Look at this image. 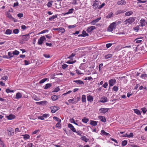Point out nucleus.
<instances>
[{
    "label": "nucleus",
    "instance_id": "obj_7",
    "mask_svg": "<svg viewBox=\"0 0 147 147\" xmlns=\"http://www.w3.org/2000/svg\"><path fill=\"white\" fill-rule=\"evenodd\" d=\"M109 109L108 108H102L99 109L100 113L105 114L108 111Z\"/></svg>",
    "mask_w": 147,
    "mask_h": 147
},
{
    "label": "nucleus",
    "instance_id": "obj_36",
    "mask_svg": "<svg viewBox=\"0 0 147 147\" xmlns=\"http://www.w3.org/2000/svg\"><path fill=\"white\" fill-rule=\"evenodd\" d=\"M113 13L112 12H111L110 13H109V14L106 16V18H111L113 16Z\"/></svg>",
    "mask_w": 147,
    "mask_h": 147
},
{
    "label": "nucleus",
    "instance_id": "obj_40",
    "mask_svg": "<svg viewBox=\"0 0 147 147\" xmlns=\"http://www.w3.org/2000/svg\"><path fill=\"white\" fill-rule=\"evenodd\" d=\"M47 79V78H44L40 80L39 83L40 84H42L46 81Z\"/></svg>",
    "mask_w": 147,
    "mask_h": 147
},
{
    "label": "nucleus",
    "instance_id": "obj_55",
    "mask_svg": "<svg viewBox=\"0 0 147 147\" xmlns=\"http://www.w3.org/2000/svg\"><path fill=\"white\" fill-rule=\"evenodd\" d=\"M35 100H39V98L37 97L36 96L34 95L32 97Z\"/></svg>",
    "mask_w": 147,
    "mask_h": 147
},
{
    "label": "nucleus",
    "instance_id": "obj_35",
    "mask_svg": "<svg viewBox=\"0 0 147 147\" xmlns=\"http://www.w3.org/2000/svg\"><path fill=\"white\" fill-rule=\"evenodd\" d=\"M24 139L25 140H26L30 138V136L28 134H25L23 135Z\"/></svg>",
    "mask_w": 147,
    "mask_h": 147
},
{
    "label": "nucleus",
    "instance_id": "obj_62",
    "mask_svg": "<svg viewBox=\"0 0 147 147\" xmlns=\"http://www.w3.org/2000/svg\"><path fill=\"white\" fill-rule=\"evenodd\" d=\"M76 73L78 74L81 75L83 74L82 73H81V71L78 69H77L76 71Z\"/></svg>",
    "mask_w": 147,
    "mask_h": 147
},
{
    "label": "nucleus",
    "instance_id": "obj_54",
    "mask_svg": "<svg viewBox=\"0 0 147 147\" xmlns=\"http://www.w3.org/2000/svg\"><path fill=\"white\" fill-rule=\"evenodd\" d=\"M76 55V54L75 53H72L70 56L68 57V58L70 59H71L73 57Z\"/></svg>",
    "mask_w": 147,
    "mask_h": 147
},
{
    "label": "nucleus",
    "instance_id": "obj_14",
    "mask_svg": "<svg viewBox=\"0 0 147 147\" xmlns=\"http://www.w3.org/2000/svg\"><path fill=\"white\" fill-rule=\"evenodd\" d=\"M73 82L76 83H77V84L78 85L84 84V82L82 81L79 80H74L73 81Z\"/></svg>",
    "mask_w": 147,
    "mask_h": 147
},
{
    "label": "nucleus",
    "instance_id": "obj_45",
    "mask_svg": "<svg viewBox=\"0 0 147 147\" xmlns=\"http://www.w3.org/2000/svg\"><path fill=\"white\" fill-rule=\"evenodd\" d=\"M60 90V89L58 87H57L55 88L53 90V91L52 92H57Z\"/></svg>",
    "mask_w": 147,
    "mask_h": 147
},
{
    "label": "nucleus",
    "instance_id": "obj_2",
    "mask_svg": "<svg viewBox=\"0 0 147 147\" xmlns=\"http://www.w3.org/2000/svg\"><path fill=\"white\" fill-rule=\"evenodd\" d=\"M117 23L114 22L111 24L108 28L107 30L108 31L111 32L113 31V29H115L117 26Z\"/></svg>",
    "mask_w": 147,
    "mask_h": 147
},
{
    "label": "nucleus",
    "instance_id": "obj_19",
    "mask_svg": "<svg viewBox=\"0 0 147 147\" xmlns=\"http://www.w3.org/2000/svg\"><path fill=\"white\" fill-rule=\"evenodd\" d=\"M90 124L93 126H95L97 125V121L93 120H90Z\"/></svg>",
    "mask_w": 147,
    "mask_h": 147
},
{
    "label": "nucleus",
    "instance_id": "obj_18",
    "mask_svg": "<svg viewBox=\"0 0 147 147\" xmlns=\"http://www.w3.org/2000/svg\"><path fill=\"white\" fill-rule=\"evenodd\" d=\"M87 99L88 101L92 102L93 100V98L92 96L91 95H89L87 96Z\"/></svg>",
    "mask_w": 147,
    "mask_h": 147
},
{
    "label": "nucleus",
    "instance_id": "obj_50",
    "mask_svg": "<svg viewBox=\"0 0 147 147\" xmlns=\"http://www.w3.org/2000/svg\"><path fill=\"white\" fill-rule=\"evenodd\" d=\"M19 32L18 29H15L13 30V32L15 34H17Z\"/></svg>",
    "mask_w": 147,
    "mask_h": 147
},
{
    "label": "nucleus",
    "instance_id": "obj_26",
    "mask_svg": "<svg viewBox=\"0 0 147 147\" xmlns=\"http://www.w3.org/2000/svg\"><path fill=\"white\" fill-rule=\"evenodd\" d=\"M125 12V11L123 10H118L117 11H116L115 12V14L116 15H118L119 14H120V13H123Z\"/></svg>",
    "mask_w": 147,
    "mask_h": 147
},
{
    "label": "nucleus",
    "instance_id": "obj_16",
    "mask_svg": "<svg viewBox=\"0 0 147 147\" xmlns=\"http://www.w3.org/2000/svg\"><path fill=\"white\" fill-rule=\"evenodd\" d=\"M22 97V95L20 92L17 93L16 95L15 98L16 99H18L21 98Z\"/></svg>",
    "mask_w": 147,
    "mask_h": 147
},
{
    "label": "nucleus",
    "instance_id": "obj_42",
    "mask_svg": "<svg viewBox=\"0 0 147 147\" xmlns=\"http://www.w3.org/2000/svg\"><path fill=\"white\" fill-rule=\"evenodd\" d=\"M141 110L142 111L143 114H144L147 111V109L145 107H144L141 109Z\"/></svg>",
    "mask_w": 147,
    "mask_h": 147
},
{
    "label": "nucleus",
    "instance_id": "obj_60",
    "mask_svg": "<svg viewBox=\"0 0 147 147\" xmlns=\"http://www.w3.org/2000/svg\"><path fill=\"white\" fill-rule=\"evenodd\" d=\"M32 144L31 143H29L25 146V147H32Z\"/></svg>",
    "mask_w": 147,
    "mask_h": 147
},
{
    "label": "nucleus",
    "instance_id": "obj_48",
    "mask_svg": "<svg viewBox=\"0 0 147 147\" xmlns=\"http://www.w3.org/2000/svg\"><path fill=\"white\" fill-rule=\"evenodd\" d=\"M6 92L7 93H9L10 92H14V91L13 90H11L9 89H7L6 90Z\"/></svg>",
    "mask_w": 147,
    "mask_h": 147
},
{
    "label": "nucleus",
    "instance_id": "obj_23",
    "mask_svg": "<svg viewBox=\"0 0 147 147\" xmlns=\"http://www.w3.org/2000/svg\"><path fill=\"white\" fill-rule=\"evenodd\" d=\"M126 3L124 0H122L118 2L117 4L118 5H123Z\"/></svg>",
    "mask_w": 147,
    "mask_h": 147
},
{
    "label": "nucleus",
    "instance_id": "obj_4",
    "mask_svg": "<svg viewBox=\"0 0 147 147\" xmlns=\"http://www.w3.org/2000/svg\"><path fill=\"white\" fill-rule=\"evenodd\" d=\"M46 40V38L45 36H41L38 40V44L39 45H42V44L43 42Z\"/></svg>",
    "mask_w": 147,
    "mask_h": 147
},
{
    "label": "nucleus",
    "instance_id": "obj_33",
    "mask_svg": "<svg viewBox=\"0 0 147 147\" xmlns=\"http://www.w3.org/2000/svg\"><path fill=\"white\" fill-rule=\"evenodd\" d=\"M82 121L83 123H86L89 121V119L86 117H84L82 119Z\"/></svg>",
    "mask_w": 147,
    "mask_h": 147
},
{
    "label": "nucleus",
    "instance_id": "obj_37",
    "mask_svg": "<svg viewBox=\"0 0 147 147\" xmlns=\"http://www.w3.org/2000/svg\"><path fill=\"white\" fill-rule=\"evenodd\" d=\"M127 140H125L122 142V145L123 146H125L127 145Z\"/></svg>",
    "mask_w": 147,
    "mask_h": 147
},
{
    "label": "nucleus",
    "instance_id": "obj_41",
    "mask_svg": "<svg viewBox=\"0 0 147 147\" xmlns=\"http://www.w3.org/2000/svg\"><path fill=\"white\" fill-rule=\"evenodd\" d=\"M134 41H136L137 43H138L141 42L142 41V40H140V38H138L135 39Z\"/></svg>",
    "mask_w": 147,
    "mask_h": 147
},
{
    "label": "nucleus",
    "instance_id": "obj_46",
    "mask_svg": "<svg viewBox=\"0 0 147 147\" xmlns=\"http://www.w3.org/2000/svg\"><path fill=\"white\" fill-rule=\"evenodd\" d=\"M112 55L111 54H108L105 56V57L106 59H109L112 57Z\"/></svg>",
    "mask_w": 147,
    "mask_h": 147
},
{
    "label": "nucleus",
    "instance_id": "obj_38",
    "mask_svg": "<svg viewBox=\"0 0 147 147\" xmlns=\"http://www.w3.org/2000/svg\"><path fill=\"white\" fill-rule=\"evenodd\" d=\"M134 136L133 134L132 133H130L129 134H128L127 136H124L125 137H127L128 138H132Z\"/></svg>",
    "mask_w": 147,
    "mask_h": 147
},
{
    "label": "nucleus",
    "instance_id": "obj_8",
    "mask_svg": "<svg viewBox=\"0 0 147 147\" xmlns=\"http://www.w3.org/2000/svg\"><path fill=\"white\" fill-rule=\"evenodd\" d=\"M101 19V17H100L96 19L92 20L90 24L92 25H95Z\"/></svg>",
    "mask_w": 147,
    "mask_h": 147
},
{
    "label": "nucleus",
    "instance_id": "obj_61",
    "mask_svg": "<svg viewBox=\"0 0 147 147\" xmlns=\"http://www.w3.org/2000/svg\"><path fill=\"white\" fill-rule=\"evenodd\" d=\"M113 45L112 43H107L106 45V47L107 48L110 47Z\"/></svg>",
    "mask_w": 147,
    "mask_h": 147
},
{
    "label": "nucleus",
    "instance_id": "obj_24",
    "mask_svg": "<svg viewBox=\"0 0 147 147\" xmlns=\"http://www.w3.org/2000/svg\"><path fill=\"white\" fill-rule=\"evenodd\" d=\"M133 13V12L131 11H129L125 13V16H129Z\"/></svg>",
    "mask_w": 147,
    "mask_h": 147
},
{
    "label": "nucleus",
    "instance_id": "obj_63",
    "mask_svg": "<svg viewBox=\"0 0 147 147\" xmlns=\"http://www.w3.org/2000/svg\"><path fill=\"white\" fill-rule=\"evenodd\" d=\"M98 4H99L98 3H94L93 5H92V6L94 7H95V8H96L98 7Z\"/></svg>",
    "mask_w": 147,
    "mask_h": 147
},
{
    "label": "nucleus",
    "instance_id": "obj_39",
    "mask_svg": "<svg viewBox=\"0 0 147 147\" xmlns=\"http://www.w3.org/2000/svg\"><path fill=\"white\" fill-rule=\"evenodd\" d=\"M65 30L63 28H59V31L61 32L62 33H64L65 32Z\"/></svg>",
    "mask_w": 147,
    "mask_h": 147
},
{
    "label": "nucleus",
    "instance_id": "obj_25",
    "mask_svg": "<svg viewBox=\"0 0 147 147\" xmlns=\"http://www.w3.org/2000/svg\"><path fill=\"white\" fill-rule=\"evenodd\" d=\"M57 15H55L53 16H52L50 17L49 18V21H52L55 18H57Z\"/></svg>",
    "mask_w": 147,
    "mask_h": 147
},
{
    "label": "nucleus",
    "instance_id": "obj_28",
    "mask_svg": "<svg viewBox=\"0 0 147 147\" xmlns=\"http://www.w3.org/2000/svg\"><path fill=\"white\" fill-rule=\"evenodd\" d=\"M52 86V84H46L44 88L45 89H47L49 88Z\"/></svg>",
    "mask_w": 147,
    "mask_h": 147
},
{
    "label": "nucleus",
    "instance_id": "obj_27",
    "mask_svg": "<svg viewBox=\"0 0 147 147\" xmlns=\"http://www.w3.org/2000/svg\"><path fill=\"white\" fill-rule=\"evenodd\" d=\"M12 33V30L9 29H7L5 32V34H6L9 35L10 34Z\"/></svg>",
    "mask_w": 147,
    "mask_h": 147
},
{
    "label": "nucleus",
    "instance_id": "obj_59",
    "mask_svg": "<svg viewBox=\"0 0 147 147\" xmlns=\"http://www.w3.org/2000/svg\"><path fill=\"white\" fill-rule=\"evenodd\" d=\"M13 53L10 52L8 53V55L9 57V59L11 58V57H13V55H12Z\"/></svg>",
    "mask_w": 147,
    "mask_h": 147
},
{
    "label": "nucleus",
    "instance_id": "obj_56",
    "mask_svg": "<svg viewBox=\"0 0 147 147\" xmlns=\"http://www.w3.org/2000/svg\"><path fill=\"white\" fill-rule=\"evenodd\" d=\"M76 62V60H75L74 61H67V63L69 64H72Z\"/></svg>",
    "mask_w": 147,
    "mask_h": 147
},
{
    "label": "nucleus",
    "instance_id": "obj_53",
    "mask_svg": "<svg viewBox=\"0 0 147 147\" xmlns=\"http://www.w3.org/2000/svg\"><path fill=\"white\" fill-rule=\"evenodd\" d=\"M70 122H71V123H74V124H76V125H78V124L76 123L75 122L74 119L73 118H72V119H70Z\"/></svg>",
    "mask_w": 147,
    "mask_h": 147
},
{
    "label": "nucleus",
    "instance_id": "obj_32",
    "mask_svg": "<svg viewBox=\"0 0 147 147\" xmlns=\"http://www.w3.org/2000/svg\"><path fill=\"white\" fill-rule=\"evenodd\" d=\"M80 139L82 140L85 141V142H87L88 140V139L86 138V137L85 136H83L81 137L80 138Z\"/></svg>",
    "mask_w": 147,
    "mask_h": 147
},
{
    "label": "nucleus",
    "instance_id": "obj_64",
    "mask_svg": "<svg viewBox=\"0 0 147 147\" xmlns=\"http://www.w3.org/2000/svg\"><path fill=\"white\" fill-rule=\"evenodd\" d=\"M7 17L10 19L13 18V17L11 15L10 13H7Z\"/></svg>",
    "mask_w": 147,
    "mask_h": 147
},
{
    "label": "nucleus",
    "instance_id": "obj_10",
    "mask_svg": "<svg viewBox=\"0 0 147 147\" xmlns=\"http://www.w3.org/2000/svg\"><path fill=\"white\" fill-rule=\"evenodd\" d=\"M68 127L70 128V129L73 132H76V130L74 128V126L71 124L69 123L68 125Z\"/></svg>",
    "mask_w": 147,
    "mask_h": 147
},
{
    "label": "nucleus",
    "instance_id": "obj_29",
    "mask_svg": "<svg viewBox=\"0 0 147 147\" xmlns=\"http://www.w3.org/2000/svg\"><path fill=\"white\" fill-rule=\"evenodd\" d=\"M82 102H86V96L85 95H83L82 96Z\"/></svg>",
    "mask_w": 147,
    "mask_h": 147
},
{
    "label": "nucleus",
    "instance_id": "obj_52",
    "mask_svg": "<svg viewBox=\"0 0 147 147\" xmlns=\"http://www.w3.org/2000/svg\"><path fill=\"white\" fill-rule=\"evenodd\" d=\"M19 53V52L18 51L15 50L13 51V55H18Z\"/></svg>",
    "mask_w": 147,
    "mask_h": 147
},
{
    "label": "nucleus",
    "instance_id": "obj_20",
    "mask_svg": "<svg viewBox=\"0 0 147 147\" xmlns=\"http://www.w3.org/2000/svg\"><path fill=\"white\" fill-rule=\"evenodd\" d=\"M101 134L106 136H109V135H110L109 133L106 132L104 130H101Z\"/></svg>",
    "mask_w": 147,
    "mask_h": 147
},
{
    "label": "nucleus",
    "instance_id": "obj_47",
    "mask_svg": "<svg viewBox=\"0 0 147 147\" xmlns=\"http://www.w3.org/2000/svg\"><path fill=\"white\" fill-rule=\"evenodd\" d=\"M8 77L7 76H4L1 77V80H7Z\"/></svg>",
    "mask_w": 147,
    "mask_h": 147
},
{
    "label": "nucleus",
    "instance_id": "obj_43",
    "mask_svg": "<svg viewBox=\"0 0 147 147\" xmlns=\"http://www.w3.org/2000/svg\"><path fill=\"white\" fill-rule=\"evenodd\" d=\"M53 119L54 120H55L58 122H61V120L60 119H59V118H58L57 117H53Z\"/></svg>",
    "mask_w": 147,
    "mask_h": 147
},
{
    "label": "nucleus",
    "instance_id": "obj_6",
    "mask_svg": "<svg viewBox=\"0 0 147 147\" xmlns=\"http://www.w3.org/2000/svg\"><path fill=\"white\" fill-rule=\"evenodd\" d=\"M116 80L115 79H112L109 81V87H111L113 86L116 83Z\"/></svg>",
    "mask_w": 147,
    "mask_h": 147
},
{
    "label": "nucleus",
    "instance_id": "obj_17",
    "mask_svg": "<svg viewBox=\"0 0 147 147\" xmlns=\"http://www.w3.org/2000/svg\"><path fill=\"white\" fill-rule=\"evenodd\" d=\"M47 103V102L46 101H43L39 102H36V103L38 105H42L44 104H45Z\"/></svg>",
    "mask_w": 147,
    "mask_h": 147
},
{
    "label": "nucleus",
    "instance_id": "obj_3",
    "mask_svg": "<svg viewBox=\"0 0 147 147\" xmlns=\"http://www.w3.org/2000/svg\"><path fill=\"white\" fill-rule=\"evenodd\" d=\"M50 109L51 110V113H53L56 112L60 108L59 107L55 106H53L50 107Z\"/></svg>",
    "mask_w": 147,
    "mask_h": 147
},
{
    "label": "nucleus",
    "instance_id": "obj_30",
    "mask_svg": "<svg viewBox=\"0 0 147 147\" xmlns=\"http://www.w3.org/2000/svg\"><path fill=\"white\" fill-rule=\"evenodd\" d=\"M51 98L53 100L55 101L58 99V97L57 96L54 95L52 96L51 97Z\"/></svg>",
    "mask_w": 147,
    "mask_h": 147
},
{
    "label": "nucleus",
    "instance_id": "obj_11",
    "mask_svg": "<svg viewBox=\"0 0 147 147\" xmlns=\"http://www.w3.org/2000/svg\"><path fill=\"white\" fill-rule=\"evenodd\" d=\"M8 135L10 136H12L13 135L14 132L12 128H10L7 129Z\"/></svg>",
    "mask_w": 147,
    "mask_h": 147
},
{
    "label": "nucleus",
    "instance_id": "obj_22",
    "mask_svg": "<svg viewBox=\"0 0 147 147\" xmlns=\"http://www.w3.org/2000/svg\"><path fill=\"white\" fill-rule=\"evenodd\" d=\"M134 111L135 113H136L138 115H141V113H140V111L138 109H134Z\"/></svg>",
    "mask_w": 147,
    "mask_h": 147
},
{
    "label": "nucleus",
    "instance_id": "obj_44",
    "mask_svg": "<svg viewBox=\"0 0 147 147\" xmlns=\"http://www.w3.org/2000/svg\"><path fill=\"white\" fill-rule=\"evenodd\" d=\"M139 26H137L134 27L133 28L134 30L136 32H138L139 30Z\"/></svg>",
    "mask_w": 147,
    "mask_h": 147
},
{
    "label": "nucleus",
    "instance_id": "obj_12",
    "mask_svg": "<svg viewBox=\"0 0 147 147\" xmlns=\"http://www.w3.org/2000/svg\"><path fill=\"white\" fill-rule=\"evenodd\" d=\"M96 29L94 26H91L88 27L87 29V31L89 33L92 30Z\"/></svg>",
    "mask_w": 147,
    "mask_h": 147
},
{
    "label": "nucleus",
    "instance_id": "obj_31",
    "mask_svg": "<svg viewBox=\"0 0 147 147\" xmlns=\"http://www.w3.org/2000/svg\"><path fill=\"white\" fill-rule=\"evenodd\" d=\"M76 97H75L73 99H70L68 100V101L69 103H72V104H74V103L73 102L74 101H75L76 99Z\"/></svg>",
    "mask_w": 147,
    "mask_h": 147
},
{
    "label": "nucleus",
    "instance_id": "obj_34",
    "mask_svg": "<svg viewBox=\"0 0 147 147\" xmlns=\"http://www.w3.org/2000/svg\"><path fill=\"white\" fill-rule=\"evenodd\" d=\"M74 9L73 8L69 10L65 14H69L72 13L73 12Z\"/></svg>",
    "mask_w": 147,
    "mask_h": 147
},
{
    "label": "nucleus",
    "instance_id": "obj_21",
    "mask_svg": "<svg viewBox=\"0 0 147 147\" xmlns=\"http://www.w3.org/2000/svg\"><path fill=\"white\" fill-rule=\"evenodd\" d=\"M98 118L100 119L101 121L103 122H105L106 121V119L105 118L102 116H100L98 117Z\"/></svg>",
    "mask_w": 147,
    "mask_h": 147
},
{
    "label": "nucleus",
    "instance_id": "obj_5",
    "mask_svg": "<svg viewBox=\"0 0 147 147\" xmlns=\"http://www.w3.org/2000/svg\"><path fill=\"white\" fill-rule=\"evenodd\" d=\"M22 36V39L23 41H27L30 38L29 34L23 35Z\"/></svg>",
    "mask_w": 147,
    "mask_h": 147
},
{
    "label": "nucleus",
    "instance_id": "obj_13",
    "mask_svg": "<svg viewBox=\"0 0 147 147\" xmlns=\"http://www.w3.org/2000/svg\"><path fill=\"white\" fill-rule=\"evenodd\" d=\"M15 116L14 115L10 114L9 116H6V118L8 120H12L14 119Z\"/></svg>",
    "mask_w": 147,
    "mask_h": 147
},
{
    "label": "nucleus",
    "instance_id": "obj_15",
    "mask_svg": "<svg viewBox=\"0 0 147 147\" xmlns=\"http://www.w3.org/2000/svg\"><path fill=\"white\" fill-rule=\"evenodd\" d=\"M145 20L144 19H142L140 21V25H139L142 27H143L145 25Z\"/></svg>",
    "mask_w": 147,
    "mask_h": 147
},
{
    "label": "nucleus",
    "instance_id": "obj_1",
    "mask_svg": "<svg viewBox=\"0 0 147 147\" xmlns=\"http://www.w3.org/2000/svg\"><path fill=\"white\" fill-rule=\"evenodd\" d=\"M135 20V18H130L129 19H127L123 22L125 25L127 24H129L134 22Z\"/></svg>",
    "mask_w": 147,
    "mask_h": 147
},
{
    "label": "nucleus",
    "instance_id": "obj_9",
    "mask_svg": "<svg viewBox=\"0 0 147 147\" xmlns=\"http://www.w3.org/2000/svg\"><path fill=\"white\" fill-rule=\"evenodd\" d=\"M108 101V100H107V97L105 96H103L101 98L100 100V102L102 103H104L107 102Z\"/></svg>",
    "mask_w": 147,
    "mask_h": 147
},
{
    "label": "nucleus",
    "instance_id": "obj_57",
    "mask_svg": "<svg viewBox=\"0 0 147 147\" xmlns=\"http://www.w3.org/2000/svg\"><path fill=\"white\" fill-rule=\"evenodd\" d=\"M113 90L115 92H117L118 90V88L116 86H114L113 88Z\"/></svg>",
    "mask_w": 147,
    "mask_h": 147
},
{
    "label": "nucleus",
    "instance_id": "obj_49",
    "mask_svg": "<svg viewBox=\"0 0 147 147\" xmlns=\"http://www.w3.org/2000/svg\"><path fill=\"white\" fill-rule=\"evenodd\" d=\"M76 99L75 101L73 102L74 103L76 104L80 100V98L79 97H77V98H76Z\"/></svg>",
    "mask_w": 147,
    "mask_h": 147
},
{
    "label": "nucleus",
    "instance_id": "obj_51",
    "mask_svg": "<svg viewBox=\"0 0 147 147\" xmlns=\"http://www.w3.org/2000/svg\"><path fill=\"white\" fill-rule=\"evenodd\" d=\"M82 34L83 35V36H84V37L86 36H88V34H87V33H86V32L84 31H83V32H82Z\"/></svg>",
    "mask_w": 147,
    "mask_h": 147
},
{
    "label": "nucleus",
    "instance_id": "obj_58",
    "mask_svg": "<svg viewBox=\"0 0 147 147\" xmlns=\"http://www.w3.org/2000/svg\"><path fill=\"white\" fill-rule=\"evenodd\" d=\"M76 26L75 25H69L68 26V27L69 29H71L72 28H74Z\"/></svg>",
    "mask_w": 147,
    "mask_h": 147
}]
</instances>
